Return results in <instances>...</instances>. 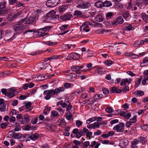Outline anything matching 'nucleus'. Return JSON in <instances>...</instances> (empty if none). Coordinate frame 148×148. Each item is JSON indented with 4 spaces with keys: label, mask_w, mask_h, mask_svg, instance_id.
<instances>
[{
    "label": "nucleus",
    "mask_w": 148,
    "mask_h": 148,
    "mask_svg": "<svg viewBox=\"0 0 148 148\" xmlns=\"http://www.w3.org/2000/svg\"><path fill=\"white\" fill-rule=\"evenodd\" d=\"M97 119V117L95 116L89 118L86 120V123L89 124L92 122L95 121Z\"/></svg>",
    "instance_id": "37"
},
{
    "label": "nucleus",
    "mask_w": 148,
    "mask_h": 148,
    "mask_svg": "<svg viewBox=\"0 0 148 148\" xmlns=\"http://www.w3.org/2000/svg\"><path fill=\"white\" fill-rule=\"evenodd\" d=\"M27 27L23 24H16L13 26V28L15 32L19 34L22 33L23 30L26 29Z\"/></svg>",
    "instance_id": "2"
},
{
    "label": "nucleus",
    "mask_w": 148,
    "mask_h": 148,
    "mask_svg": "<svg viewBox=\"0 0 148 148\" xmlns=\"http://www.w3.org/2000/svg\"><path fill=\"white\" fill-rule=\"evenodd\" d=\"M30 119L29 116L28 115H24L22 120L20 121V123L21 124H26L29 121Z\"/></svg>",
    "instance_id": "10"
},
{
    "label": "nucleus",
    "mask_w": 148,
    "mask_h": 148,
    "mask_svg": "<svg viewBox=\"0 0 148 148\" xmlns=\"http://www.w3.org/2000/svg\"><path fill=\"white\" fill-rule=\"evenodd\" d=\"M8 109L6 107V104H5L0 105V112L2 113H5L7 112Z\"/></svg>",
    "instance_id": "19"
},
{
    "label": "nucleus",
    "mask_w": 148,
    "mask_h": 148,
    "mask_svg": "<svg viewBox=\"0 0 148 148\" xmlns=\"http://www.w3.org/2000/svg\"><path fill=\"white\" fill-rule=\"evenodd\" d=\"M77 75L75 73H70V74H69L66 75V77L68 79L71 80L73 78L76 79L77 78Z\"/></svg>",
    "instance_id": "14"
},
{
    "label": "nucleus",
    "mask_w": 148,
    "mask_h": 148,
    "mask_svg": "<svg viewBox=\"0 0 148 148\" xmlns=\"http://www.w3.org/2000/svg\"><path fill=\"white\" fill-rule=\"evenodd\" d=\"M124 20L121 16H118L115 20H114L112 22L113 26H116L118 24H121L124 22Z\"/></svg>",
    "instance_id": "6"
},
{
    "label": "nucleus",
    "mask_w": 148,
    "mask_h": 148,
    "mask_svg": "<svg viewBox=\"0 0 148 148\" xmlns=\"http://www.w3.org/2000/svg\"><path fill=\"white\" fill-rule=\"evenodd\" d=\"M35 34L38 37H42L47 35L48 33L44 31V30H39L35 32Z\"/></svg>",
    "instance_id": "9"
},
{
    "label": "nucleus",
    "mask_w": 148,
    "mask_h": 148,
    "mask_svg": "<svg viewBox=\"0 0 148 148\" xmlns=\"http://www.w3.org/2000/svg\"><path fill=\"white\" fill-rule=\"evenodd\" d=\"M6 2L4 1L1 2L0 3V8L3 9L6 7Z\"/></svg>",
    "instance_id": "50"
},
{
    "label": "nucleus",
    "mask_w": 148,
    "mask_h": 148,
    "mask_svg": "<svg viewBox=\"0 0 148 148\" xmlns=\"http://www.w3.org/2000/svg\"><path fill=\"white\" fill-rule=\"evenodd\" d=\"M39 135L38 134L36 133L34 134L31 136H30L29 138L32 140H34L38 139Z\"/></svg>",
    "instance_id": "24"
},
{
    "label": "nucleus",
    "mask_w": 148,
    "mask_h": 148,
    "mask_svg": "<svg viewBox=\"0 0 148 148\" xmlns=\"http://www.w3.org/2000/svg\"><path fill=\"white\" fill-rule=\"evenodd\" d=\"M95 20L99 22L102 21H103L102 16L100 14H98L95 17Z\"/></svg>",
    "instance_id": "28"
},
{
    "label": "nucleus",
    "mask_w": 148,
    "mask_h": 148,
    "mask_svg": "<svg viewBox=\"0 0 148 148\" xmlns=\"http://www.w3.org/2000/svg\"><path fill=\"white\" fill-rule=\"evenodd\" d=\"M142 80V78H137L136 81V84L135 86L136 87H137L140 84Z\"/></svg>",
    "instance_id": "41"
},
{
    "label": "nucleus",
    "mask_w": 148,
    "mask_h": 148,
    "mask_svg": "<svg viewBox=\"0 0 148 148\" xmlns=\"http://www.w3.org/2000/svg\"><path fill=\"white\" fill-rule=\"evenodd\" d=\"M121 15L126 21H127L128 20V19H129V18L130 16L129 13V11L127 10L123 11L121 12Z\"/></svg>",
    "instance_id": "11"
},
{
    "label": "nucleus",
    "mask_w": 148,
    "mask_h": 148,
    "mask_svg": "<svg viewBox=\"0 0 148 148\" xmlns=\"http://www.w3.org/2000/svg\"><path fill=\"white\" fill-rule=\"evenodd\" d=\"M51 114L53 116L55 117L59 115L58 112L54 110L51 112Z\"/></svg>",
    "instance_id": "61"
},
{
    "label": "nucleus",
    "mask_w": 148,
    "mask_h": 148,
    "mask_svg": "<svg viewBox=\"0 0 148 148\" xmlns=\"http://www.w3.org/2000/svg\"><path fill=\"white\" fill-rule=\"evenodd\" d=\"M8 95L7 94V95H6V96L8 97V98L10 99L13 97L15 96V94L13 92H8Z\"/></svg>",
    "instance_id": "43"
},
{
    "label": "nucleus",
    "mask_w": 148,
    "mask_h": 148,
    "mask_svg": "<svg viewBox=\"0 0 148 148\" xmlns=\"http://www.w3.org/2000/svg\"><path fill=\"white\" fill-rule=\"evenodd\" d=\"M135 93L137 96L140 97L144 95V92L141 90H137L135 92Z\"/></svg>",
    "instance_id": "39"
},
{
    "label": "nucleus",
    "mask_w": 148,
    "mask_h": 148,
    "mask_svg": "<svg viewBox=\"0 0 148 148\" xmlns=\"http://www.w3.org/2000/svg\"><path fill=\"white\" fill-rule=\"evenodd\" d=\"M139 140L137 139H134L133 141L132 142L131 144L132 145H135L138 144L139 143Z\"/></svg>",
    "instance_id": "55"
},
{
    "label": "nucleus",
    "mask_w": 148,
    "mask_h": 148,
    "mask_svg": "<svg viewBox=\"0 0 148 148\" xmlns=\"http://www.w3.org/2000/svg\"><path fill=\"white\" fill-rule=\"evenodd\" d=\"M96 100L97 98L95 97L94 96L92 98H91V100L88 103V105H90L92 104L96 101Z\"/></svg>",
    "instance_id": "46"
},
{
    "label": "nucleus",
    "mask_w": 148,
    "mask_h": 148,
    "mask_svg": "<svg viewBox=\"0 0 148 148\" xmlns=\"http://www.w3.org/2000/svg\"><path fill=\"white\" fill-rule=\"evenodd\" d=\"M80 57V56L79 54L76 53H73L68 55L67 59L69 60H77Z\"/></svg>",
    "instance_id": "5"
},
{
    "label": "nucleus",
    "mask_w": 148,
    "mask_h": 148,
    "mask_svg": "<svg viewBox=\"0 0 148 148\" xmlns=\"http://www.w3.org/2000/svg\"><path fill=\"white\" fill-rule=\"evenodd\" d=\"M43 95H45V99L46 100L49 99L51 96L55 95L54 89L47 90L44 91Z\"/></svg>",
    "instance_id": "3"
},
{
    "label": "nucleus",
    "mask_w": 148,
    "mask_h": 148,
    "mask_svg": "<svg viewBox=\"0 0 148 148\" xmlns=\"http://www.w3.org/2000/svg\"><path fill=\"white\" fill-rule=\"evenodd\" d=\"M141 16L143 20L146 22H148V15L145 13H142Z\"/></svg>",
    "instance_id": "33"
},
{
    "label": "nucleus",
    "mask_w": 148,
    "mask_h": 148,
    "mask_svg": "<svg viewBox=\"0 0 148 148\" xmlns=\"http://www.w3.org/2000/svg\"><path fill=\"white\" fill-rule=\"evenodd\" d=\"M90 145V142L89 141H86L83 143V146L84 148H87Z\"/></svg>",
    "instance_id": "54"
},
{
    "label": "nucleus",
    "mask_w": 148,
    "mask_h": 148,
    "mask_svg": "<svg viewBox=\"0 0 148 148\" xmlns=\"http://www.w3.org/2000/svg\"><path fill=\"white\" fill-rule=\"evenodd\" d=\"M35 18L34 16H31L29 18H26V24H29L33 23L35 20Z\"/></svg>",
    "instance_id": "16"
},
{
    "label": "nucleus",
    "mask_w": 148,
    "mask_h": 148,
    "mask_svg": "<svg viewBox=\"0 0 148 148\" xmlns=\"http://www.w3.org/2000/svg\"><path fill=\"white\" fill-rule=\"evenodd\" d=\"M38 121V118L37 117L34 118L32 119L31 123L33 124H36Z\"/></svg>",
    "instance_id": "63"
},
{
    "label": "nucleus",
    "mask_w": 148,
    "mask_h": 148,
    "mask_svg": "<svg viewBox=\"0 0 148 148\" xmlns=\"http://www.w3.org/2000/svg\"><path fill=\"white\" fill-rule=\"evenodd\" d=\"M103 68L101 66H99L97 68V71L98 74H102L104 73V72L102 70Z\"/></svg>",
    "instance_id": "45"
},
{
    "label": "nucleus",
    "mask_w": 148,
    "mask_h": 148,
    "mask_svg": "<svg viewBox=\"0 0 148 148\" xmlns=\"http://www.w3.org/2000/svg\"><path fill=\"white\" fill-rule=\"evenodd\" d=\"M100 144L98 142H97L95 141H93L91 142L90 146L92 148H93L95 146V148H98L99 146L100 145Z\"/></svg>",
    "instance_id": "22"
},
{
    "label": "nucleus",
    "mask_w": 148,
    "mask_h": 148,
    "mask_svg": "<svg viewBox=\"0 0 148 148\" xmlns=\"http://www.w3.org/2000/svg\"><path fill=\"white\" fill-rule=\"evenodd\" d=\"M102 90L103 93L106 95H107L109 94V91L105 88H102Z\"/></svg>",
    "instance_id": "49"
},
{
    "label": "nucleus",
    "mask_w": 148,
    "mask_h": 148,
    "mask_svg": "<svg viewBox=\"0 0 148 148\" xmlns=\"http://www.w3.org/2000/svg\"><path fill=\"white\" fill-rule=\"evenodd\" d=\"M78 130L76 128L74 129L72 131V133L76 135V136L78 138H80L82 135L79 132H78Z\"/></svg>",
    "instance_id": "25"
},
{
    "label": "nucleus",
    "mask_w": 148,
    "mask_h": 148,
    "mask_svg": "<svg viewBox=\"0 0 148 148\" xmlns=\"http://www.w3.org/2000/svg\"><path fill=\"white\" fill-rule=\"evenodd\" d=\"M55 12L54 11H52L49 12L46 15V16L44 17L43 22H45L46 23H50L52 20H55L56 18L55 14Z\"/></svg>",
    "instance_id": "1"
},
{
    "label": "nucleus",
    "mask_w": 148,
    "mask_h": 148,
    "mask_svg": "<svg viewBox=\"0 0 148 148\" xmlns=\"http://www.w3.org/2000/svg\"><path fill=\"white\" fill-rule=\"evenodd\" d=\"M112 4L111 1H106L103 2V6L106 7H109L112 6Z\"/></svg>",
    "instance_id": "36"
},
{
    "label": "nucleus",
    "mask_w": 148,
    "mask_h": 148,
    "mask_svg": "<svg viewBox=\"0 0 148 148\" xmlns=\"http://www.w3.org/2000/svg\"><path fill=\"white\" fill-rule=\"evenodd\" d=\"M8 12V10L7 9H0V14H3Z\"/></svg>",
    "instance_id": "51"
},
{
    "label": "nucleus",
    "mask_w": 148,
    "mask_h": 148,
    "mask_svg": "<svg viewBox=\"0 0 148 148\" xmlns=\"http://www.w3.org/2000/svg\"><path fill=\"white\" fill-rule=\"evenodd\" d=\"M104 63L107 66H110L113 63V62L110 60H107L105 61Z\"/></svg>",
    "instance_id": "48"
},
{
    "label": "nucleus",
    "mask_w": 148,
    "mask_h": 148,
    "mask_svg": "<svg viewBox=\"0 0 148 148\" xmlns=\"http://www.w3.org/2000/svg\"><path fill=\"white\" fill-rule=\"evenodd\" d=\"M21 13L22 12L21 11L19 12H17L15 14L12 16L11 18V21L14 20L15 19L19 17Z\"/></svg>",
    "instance_id": "30"
},
{
    "label": "nucleus",
    "mask_w": 148,
    "mask_h": 148,
    "mask_svg": "<svg viewBox=\"0 0 148 148\" xmlns=\"http://www.w3.org/2000/svg\"><path fill=\"white\" fill-rule=\"evenodd\" d=\"M134 25L133 24H130L125 26V30L126 31H131L134 30L135 29Z\"/></svg>",
    "instance_id": "17"
},
{
    "label": "nucleus",
    "mask_w": 148,
    "mask_h": 148,
    "mask_svg": "<svg viewBox=\"0 0 148 148\" xmlns=\"http://www.w3.org/2000/svg\"><path fill=\"white\" fill-rule=\"evenodd\" d=\"M1 93L5 95L6 96L7 94L8 95V92L7 90L5 88H2L1 90Z\"/></svg>",
    "instance_id": "56"
},
{
    "label": "nucleus",
    "mask_w": 148,
    "mask_h": 148,
    "mask_svg": "<svg viewBox=\"0 0 148 148\" xmlns=\"http://www.w3.org/2000/svg\"><path fill=\"white\" fill-rule=\"evenodd\" d=\"M65 90V88L63 87H59L58 88H56L54 90L55 94L60 93L61 92Z\"/></svg>",
    "instance_id": "20"
},
{
    "label": "nucleus",
    "mask_w": 148,
    "mask_h": 148,
    "mask_svg": "<svg viewBox=\"0 0 148 148\" xmlns=\"http://www.w3.org/2000/svg\"><path fill=\"white\" fill-rule=\"evenodd\" d=\"M73 85V84L70 83L66 82L64 84V87L68 89L71 88V86H72Z\"/></svg>",
    "instance_id": "42"
},
{
    "label": "nucleus",
    "mask_w": 148,
    "mask_h": 148,
    "mask_svg": "<svg viewBox=\"0 0 148 148\" xmlns=\"http://www.w3.org/2000/svg\"><path fill=\"white\" fill-rule=\"evenodd\" d=\"M67 5H63L60 6L58 8L59 11L60 13H62L67 9Z\"/></svg>",
    "instance_id": "29"
},
{
    "label": "nucleus",
    "mask_w": 148,
    "mask_h": 148,
    "mask_svg": "<svg viewBox=\"0 0 148 148\" xmlns=\"http://www.w3.org/2000/svg\"><path fill=\"white\" fill-rule=\"evenodd\" d=\"M147 63H148V57H145L143 58V62L141 63L140 66L141 67L145 66L143 64Z\"/></svg>",
    "instance_id": "38"
},
{
    "label": "nucleus",
    "mask_w": 148,
    "mask_h": 148,
    "mask_svg": "<svg viewBox=\"0 0 148 148\" xmlns=\"http://www.w3.org/2000/svg\"><path fill=\"white\" fill-rule=\"evenodd\" d=\"M111 91L112 93L115 92L117 93H119L122 92V90L119 89L116 87H113L112 88Z\"/></svg>",
    "instance_id": "23"
},
{
    "label": "nucleus",
    "mask_w": 148,
    "mask_h": 148,
    "mask_svg": "<svg viewBox=\"0 0 148 148\" xmlns=\"http://www.w3.org/2000/svg\"><path fill=\"white\" fill-rule=\"evenodd\" d=\"M40 66L41 69H46V68L48 66V63L47 62L43 63L40 64Z\"/></svg>",
    "instance_id": "34"
},
{
    "label": "nucleus",
    "mask_w": 148,
    "mask_h": 148,
    "mask_svg": "<svg viewBox=\"0 0 148 148\" xmlns=\"http://www.w3.org/2000/svg\"><path fill=\"white\" fill-rule=\"evenodd\" d=\"M46 51H37L35 52L32 53L31 55H35L36 54H40L42 53H44Z\"/></svg>",
    "instance_id": "52"
},
{
    "label": "nucleus",
    "mask_w": 148,
    "mask_h": 148,
    "mask_svg": "<svg viewBox=\"0 0 148 148\" xmlns=\"http://www.w3.org/2000/svg\"><path fill=\"white\" fill-rule=\"evenodd\" d=\"M138 139L140 142L142 143L143 144H145V142L147 141L146 138L142 136L139 137Z\"/></svg>",
    "instance_id": "35"
},
{
    "label": "nucleus",
    "mask_w": 148,
    "mask_h": 148,
    "mask_svg": "<svg viewBox=\"0 0 148 148\" xmlns=\"http://www.w3.org/2000/svg\"><path fill=\"white\" fill-rule=\"evenodd\" d=\"M65 90V88L63 87H59L58 88H56L54 90L55 94L60 93L61 92Z\"/></svg>",
    "instance_id": "21"
},
{
    "label": "nucleus",
    "mask_w": 148,
    "mask_h": 148,
    "mask_svg": "<svg viewBox=\"0 0 148 148\" xmlns=\"http://www.w3.org/2000/svg\"><path fill=\"white\" fill-rule=\"evenodd\" d=\"M75 45L68 44L67 45L66 47L69 49H72L75 48Z\"/></svg>",
    "instance_id": "57"
},
{
    "label": "nucleus",
    "mask_w": 148,
    "mask_h": 148,
    "mask_svg": "<svg viewBox=\"0 0 148 148\" xmlns=\"http://www.w3.org/2000/svg\"><path fill=\"white\" fill-rule=\"evenodd\" d=\"M73 14L74 16H81L82 14V12L80 11L76 10L74 11Z\"/></svg>",
    "instance_id": "44"
},
{
    "label": "nucleus",
    "mask_w": 148,
    "mask_h": 148,
    "mask_svg": "<svg viewBox=\"0 0 148 148\" xmlns=\"http://www.w3.org/2000/svg\"><path fill=\"white\" fill-rule=\"evenodd\" d=\"M59 2V0H48L46 2V4L49 7H53L57 5Z\"/></svg>",
    "instance_id": "4"
},
{
    "label": "nucleus",
    "mask_w": 148,
    "mask_h": 148,
    "mask_svg": "<svg viewBox=\"0 0 148 148\" xmlns=\"http://www.w3.org/2000/svg\"><path fill=\"white\" fill-rule=\"evenodd\" d=\"M114 130H116L117 132H121L124 131L123 128H121L119 126V125H116L113 128Z\"/></svg>",
    "instance_id": "26"
},
{
    "label": "nucleus",
    "mask_w": 148,
    "mask_h": 148,
    "mask_svg": "<svg viewBox=\"0 0 148 148\" xmlns=\"http://www.w3.org/2000/svg\"><path fill=\"white\" fill-rule=\"evenodd\" d=\"M132 79L130 78H126L122 79L121 82V86L126 85L127 84H129L131 81Z\"/></svg>",
    "instance_id": "13"
},
{
    "label": "nucleus",
    "mask_w": 148,
    "mask_h": 148,
    "mask_svg": "<svg viewBox=\"0 0 148 148\" xmlns=\"http://www.w3.org/2000/svg\"><path fill=\"white\" fill-rule=\"evenodd\" d=\"M141 128L144 130L148 131V125H143L141 127Z\"/></svg>",
    "instance_id": "64"
},
{
    "label": "nucleus",
    "mask_w": 148,
    "mask_h": 148,
    "mask_svg": "<svg viewBox=\"0 0 148 148\" xmlns=\"http://www.w3.org/2000/svg\"><path fill=\"white\" fill-rule=\"evenodd\" d=\"M36 90L37 89L36 88H33L32 90L30 91L29 94L31 95H34L36 92Z\"/></svg>",
    "instance_id": "62"
},
{
    "label": "nucleus",
    "mask_w": 148,
    "mask_h": 148,
    "mask_svg": "<svg viewBox=\"0 0 148 148\" xmlns=\"http://www.w3.org/2000/svg\"><path fill=\"white\" fill-rule=\"evenodd\" d=\"M42 43L43 44H45L49 46H53L57 44V42H53L50 41H48L46 42H43Z\"/></svg>",
    "instance_id": "27"
},
{
    "label": "nucleus",
    "mask_w": 148,
    "mask_h": 148,
    "mask_svg": "<svg viewBox=\"0 0 148 148\" xmlns=\"http://www.w3.org/2000/svg\"><path fill=\"white\" fill-rule=\"evenodd\" d=\"M126 56L133 59H136L138 57V56L132 53H126Z\"/></svg>",
    "instance_id": "18"
},
{
    "label": "nucleus",
    "mask_w": 148,
    "mask_h": 148,
    "mask_svg": "<svg viewBox=\"0 0 148 148\" xmlns=\"http://www.w3.org/2000/svg\"><path fill=\"white\" fill-rule=\"evenodd\" d=\"M73 17L72 14L70 13H67L60 16V18L63 20L67 21L70 20Z\"/></svg>",
    "instance_id": "8"
},
{
    "label": "nucleus",
    "mask_w": 148,
    "mask_h": 148,
    "mask_svg": "<svg viewBox=\"0 0 148 148\" xmlns=\"http://www.w3.org/2000/svg\"><path fill=\"white\" fill-rule=\"evenodd\" d=\"M95 5L98 8H101L103 6V2L101 1H99L95 3Z\"/></svg>",
    "instance_id": "32"
},
{
    "label": "nucleus",
    "mask_w": 148,
    "mask_h": 148,
    "mask_svg": "<svg viewBox=\"0 0 148 148\" xmlns=\"http://www.w3.org/2000/svg\"><path fill=\"white\" fill-rule=\"evenodd\" d=\"M79 66H72L71 69L73 71H76L79 70Z\"/></svg>",
    "instance_id": "60"
},
{
    "label": "nucleus",
    "mask_w": 148,
    "mask_h": 148,
    "mask_svg": "<svg viewBox=\"0 0 148 148\" xmlns=\"http://www.w3.org/2000/svg\"><path fill=\"white\" fill-rule=\"evenodd\" d=\"M15 138L20 139L22 138V137L21 135H20L18 134L15 133L14 132L13 136Z\"/></svg>",
    "instance_id": "47"
},
{
    "label": "nucleus",
    "mask_w": 148,
    "mask_h": 148,
    "mask_svg": "<svg viewBox=\"0 0 148 148\" xmlns=\"http://www.w3.org/2000/svg\"><path fill=\"white\" fill-rule=\"evenodd\" d=\"M114 13L113 12H108L106 14V18L107 20L110 19L113 16Z\"/></svg>",
    "instance_id": "31"
},
{
    "label": "nucleus",
    "mask_w": 148,
    "mask_h": 148,
    "mask_svg": "<svg viewBox=\"0 0 148 148\" xmlns=\"http://www.w3.org/2000/svg\"><path fill=\"white\" fill-rule=\"evenodd\" d=\"M80 30L82 32H88L89 31L90 28L87 25L83 24L80 27Z\"/></svg>",
    "instance_id": "15"
},
{
    "label": "nucleus",
    "mask_w": 148,
    "mask_h": 148,
    "mask_svg": "<svg viewBox=\"0 0 148 148\" xmlns=\"http://www.w3.org/2000/svg\"><path fill=\"white\" fill-rule=\"evenodd\" d=\"M58 126H60L62 127H64L66 124L64 119L63 118L59 119L57 122Z\"/></svg>",
    "instance_id": "12"
},
{
    "label": "nucleus",
    "mask_w": 148,
    "mask_h": 148,
    "mask_svg": "<svg viewBox=\"0 0 148 148\" xmlns=\"http://www.w3.org/2000/svg\"><path fill=\"white\" fill-rule=\"evenodd\" d=\"M67 106L66 109V111L67 112H69L71 110L72 106L71 104L70 103H69Z\"/></svg>",
    "instance_id": "59"
},
{
    "label": "nucleus",
    "mask_w": 148,
    "mask_h": 148,
    "mask_svg": "<svg viewBox=\"0 0 148 148\" xmlns=\"http://www.w3.org/2000/svg\"><path fill=\"white\" fill-rule=\"evenodd\" d=\"M136 116H134L133 117V118H131L130 119L129 121L132 123H136Z\"/></svg>",
    "instance_id": "58"
},
{
    "label": "nucleus",
    "mask_w": 148,
    "mask_h": 148,
    "mask_svg": "<svg viewBox=\"0 0 148 148\" xmlns=\"http://www.w3.org/2000/svg\"><path fill=\"white\" fill-rule=\"evenodd\" d=\"M14 132L13 130L9 131L8 134V137L10 138H12L13 136Z\"/></svg>",
    "instance_id": "53"
},
{
    "label": "nucleus",
    "mask_w": 148,
    "mask_h": 148,
    "mask_svg": "<svg viewBox=\"0 0 148 148\" xmlns=\"http://www.w3.org/2000/svg\"><path fill=\"white\" fill-rule=\"evenodd\" d=\"M119 145L121 147L123 148L127 145L128 143L127 142L121 141Z\"/></svg>",
    "instance_id": "40"
},
{
    "label": "nucleus",
    "mask_w": 148,
    "mask_h": 148,
    "mask_svg": "<svg viewBox=\"0 0 148 148\" xmlns=\"http://www.w3.org/2000/svg\"><path fill=\"white\" fill-rule=\"evenodd\" d=\"M90 4L88 2H82V3L77 5L76 7L79 8L86 9L90 6Z\"/></svg>",
    "instance_id": "7"
}]
</instances>
